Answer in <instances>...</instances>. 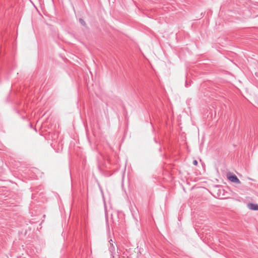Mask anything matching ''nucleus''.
<instances>
[{"instance_id": "obj_5", "label": "nucleus", "mask_w": 258, "mask_h": 258, "mask_svg": "<svg viewBox=\"0 0 258 258\" xmlns=\"http://www.w3.org/2000/svg\"><path fill=\"white\" fill-rule=\"evenodd\" d=\"M80 23H81V24H85V22H84V20H82V19H80Z\"/></svg>"}, {"instance_id": "obj_2", "label": "nucleus", "mask_w": 258, "mask_h": 258, "mask_svg": "<svg viewBox=\"0 0 258 258\" xmlns=\"http://www.w3.org/2000/svg\"><path fill=\"white\" fill-rule=\"evenodd\" d=\"M228 179L230 181H231L232 182H234V183H240L239 179L238 178V177L235 174H232V175H230L228 177Z\"/></svg>"}, {"instance_id": "obj_1", "label": "nucleus", "mask_w": 258, "mask_h": 258, "mask_svg": "<svg viewBox=\"0 0 258 258\" xmlns=\"http://www.w3.org/2000/svg\"><path fill=\"white\" fill-rule=\"evenodd\" d=\"M109 243L110 246L109 247V250L111 252L112 256L113 257L114 255L115 254V246H116V245H114L113 244V241L112 239H110L109 240Z\"/></svg>"}, {"instance_id": "obj_4", "label": "nucleus", "mask_w": 258, "mask_h": 258, "mask_svg": "<svg viewBox=\"0 0 258 258\" xmlns=\"http://www.w3.org/2000/svg\"><path fill=\"white\" fill-rule=\"evenodd\" d=\"M198 161L196 160H195L193 161V164L194 165L197 166L198 165Z\"/></svg>"}, {"instance_id": "obj_3", "label": "nucleus", "mask_w": 258, "mask_h": 258, "mask_svg": "<svg viewBox=\"0 0 258 258\" xmlns=\"http://www.w3.org/2000/svg\"><path fill=\"white\" fill-rule=\"evenodd\" d=\"M248 208L252 210L258 211V205L254 203H249L247 205Z\"/></svg>"}]
</instances>
